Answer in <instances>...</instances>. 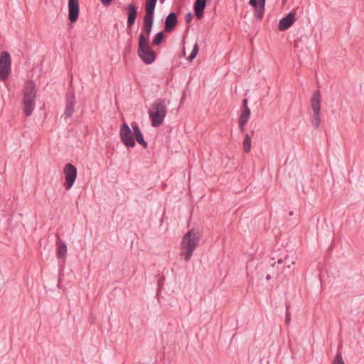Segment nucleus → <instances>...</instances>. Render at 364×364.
<instances>
[{"label": "nucleus", "instance_id": "nucleus-19", "mask_svg": "<svg viewBox=\"0 0 364 364\" xmlns=\"http://www.w3.org/2000/svg\"><path fill=\"white\" fill-rule=\"evenodd\" d=\"M242 147L245 153H249L251 150V138L248 134L245 136Z\"/></svg>", "mask_w": 364, "mask_h": 364}, {"label": "nucleus", "instance_id": "nucleus-23", "mask_svg": "<svg viewBox=\"0 0 364 364\" xmlns=\"http://www.w3.org/2000/svg\"><path fill=\"white\" fill-rule=\"evenodd\" d=\"M193 14L191 13H188L185 16V21L186 23H190L192 21Z\"/></svg>", "mask_w": 364, "mask_h": 364}, {"label": "nucleus", "instance_id": "nucleus-6", "mask_svg": "<svg viewBox=\"0 0 364 364\" xmlns=\"http://www.w3.org/2000/svg\"><path fill=\"white\" fill-rule=\"evenodd\" d=\"M149 42L142 38L141 41H139L138 45V55L141 60L148 65L153 63L156 58V55L150 47Z\"/></svg>", "mask_w": 364, "mask_h": 364}, {"label": "nucleus", "instance_id": "nucleus-4", "mask_svg": "<svg viewBox=\"0 0 364 364\" xmlns=\"http://www.w3.org/2000/svg\"><path fill=\"white\" fill-rule=\"evenodd\" d=\"M37 90L33 81H28L25 83L22 90L23 93V109L26 116H30L35 107Z\"/></svg>", "mask_w": 364, "mask_h": 364}, {"label": "nucleus", "instance_id": "nucleus-1", "mask_svg": "<svg viewBox=\"0 0 364 364\" xmlns=\"http://www.w3.org/2000/svg\"><path fill=\"white\" fill-rule=\"evenodd\" d=\"M200 237L201 233L196 229H191L184 235L181 242V256L185 261L191 259Z\"/></svg>", "mask_w": 364, "mask_h": 364}, {"label": "nucleus", "instance_id": "nucleus-12", "mask_svg": "<svg viewBox=\"0 0 364 364\" xmlns=\"http://www.w3.org/2000/svg\"><path fill=\"white\" fill-rule=\"evenodd\" d=\"M295 21V14L290 12L286 17L282 18L279 23L278 28L280 31L288 29Z\"/></svg>", "mask_w": 364, "mask_h": 364}, {"label": "nucleus", "instance_id": "nucleus-26", "mask_svg": "<svg viewBox=\"0 0 364 364\" xmlns=\"http://www.w3.org/2000/svg\"><path fill=\"white\" fill-rule=\"evenodd\" d=\"M101 1L104 4H109L112 0H101Z\"/></svg>", "mask_w": 364, "mask_h": 364}, {"label": "nucleus", "instance_id": "nucleus-21", "mask_svg": "<svg viewBox=\"0 0 364 364\" xmlns=\"http://www.w3.org/2000/svg\"><path fill=\"white\" fill-rule=\"evenodd\" d=\"M198 53V46L197 43H195L191 55L188 57V60L189 61H192L196 58Z\"/></svg>", "mask_w": 364, "mask_h": 364}, {"label": "nucleus", "instance_id": "nucleus-17", "mask_svg": "<svg viewBox=\"0 0 364 364\" xmlns=\"http://www.w3.org/2000/svg\"><path fill=\"white\" fill-rule=\"evenodd\" d=\"M205 7V0H196L194 4V11L198 18H200Z\"/></svg>", "mask_w": 364, "mask_h": 364}, {"label": "nucleus", "instance_id": "nucleus-3", "mask_svg": "<svg viewBox=\"0 0 364 364\" xmlns=\"http://www.w3.org/2000/svg\"><path fill=\"white\" fill-rule=\"evenodd\" d=\"M167 113V106L165 100H155L148 110V114L152 127H157L164 123Z\"/></svg>", "mask_w": 364, "mask_h": 364}, {"label": "nucleus", "instance_id": "nucleus-22", "mask_svg": "<svg viewBox=\"0 0 364 364\" xmlns=\"http://www.w3.org/2000/svg\"><path fill=\"white\" fill-rule=\"evenodd\" d=\"M332 364H345L344 360H343L341 353H338L336 355Z\"/></svg>", "mask_w": 364, "mask_h": 364}, {"label": "nucleus", "instance_id": "nucleus-16", "mask_svg": "<svg viewBox=\"0 0 364 364\" xmlns=\"http://www.w3.org/2000/svg\"><path fill=\"white\" fill-rule=\"evenodd\" d=\"M57 250H56V255L57 257L60 259H65L67 255V246L64 242L62 240L57 241Z\"/></svg>", "mask_w": 364, "mask_h": 364}, {"label": "nucleus", "instance_id": "nucleus-11", "mask_svg": "<svg viewBox=\"0 0 364 364\" xmlns=\"http://www.w3.org/2000/svg\"><path fill=\"white\" fill-rule=\"evenodd\" d=\"M266 0H250V4L253 8L254 15L257 18H262L264 15Z\"/></svg>", "mask_w": 364, "mask_h": 364}, {"label": "nucleus", "instance_id": "nucleus-13", "mask_svg": "<svg viewBox=\"0 0 364 364\" xmlns=\"http://www.w3.org/2000/svg\"><path fill=\"white\" fill-rule=\"evenodd\" d=\"M177 23V17L175 13H171L165 20V31L171 32Z\"/></svg>", "mask_w": 364, "mask_h": 364}, {"label": "nucleus", "instance_id": "nucleus-24", "mask_svg": "<svg viewBox=\"0 0 364 364\" xmlns=\"http://www.w3.org/2000/svg\"><path fill=\"white\" fill-rule=\"evenodd\" d=\"M242 105H243V109H249L248 107H247V100L246 99H244L242 100Z\"/></svg>", "mask_w": 364, "mask_h": 364}, {"label": "nucleus", "instance_id": "nucleus-27", "mask_svg": "<svg viewBox=\"0 0 364 364\" xmlns=\"http://www.w3.org/2000/svg\"><path fill=\"white\" fill-rule=\"evenodd\" d=\"M287 1V0H282L283 4H286Z\"/></svg>", "mask_w": 364, "mask_h": 364}, {"label": "nucleus", "instance_id": "nucleus-5", "mask_svg": "<svg viewBox=\"0 0 364 364\" xmlns=\"http://www.w3.org/2000/svg\"><path fill=\"white\" fill-rule=\"evenodd\" d=\"M156 1L157 0H146V14L143 18L142 31L139 35V41H141L142 38L146 39V41H149V36L151 32L154 21V11Z\"/></svg>", "mask_w": 364, "mask_h": 364}, {"label": "nucleus", "instance_id": "nucleus-7", "mask_svg": "<svg viewBox=\"0 0 364 364\" xmlns=\"http://www.w3.org/2000/svg\"><path fill=\"white\" fill-rule=\"evenodd\" d=\"M321 95L319 91H315L311 100V107L314 112L312 124L314 127H318L321 122Z\"/></svg>", "mask_w": 364, "mask_h": 364}, {"label": "nucleus", "instance_id": "nucleus-9", "mask_svg": "<svg viewBox=\"0 0 364 364\" xmlns=\"http://www.w3.org/2000/svg\"><path fill=\"white\" fill-rule=\"evenodd\" d=\"M63 173L65 178V182L64 184L65 188L67 190H69L71 188L75 181L77 177V168L71 164H67L64 167Z\"/></svg>", "mask_w": 364, "mask_h": 364}, {"label": "nucleus", "instance_id": "nucleus-2", "mask_svg": "<svg viewBox=\"0 0 364 364\" xmlns=\"http://www.w3.org/2000/svg\"><path fill=\"white\" fill-rule=\"evenodd\" d=\"M133 132L131 130L127 123H124L120 129L119 135L122 141L126 146L134 147L135 146V141L134 135L135 136L136 141L140 144L143 147L146 148L147 143L145 141L143 137V134L136 123L132 124Z\"/></svg>", "mask_w": 364, "mask_h": 364}, {"label": "nucleus", "instance_id": "nucleus-20", "mask_svg": "<svg viewBox=\"0 0 364 364\" xmlns=\"http://www.w3.org/2000/svg\"><path fill=\"white\" fill-rule=\"evenodd\" d=\"M164 38H165V36L164 34V32L161 31V32L158 33L155 36L154 38L152 41V45L153 46L160 45L162 43V41L164 40Z\"/></svg>", "mask_w": 364, "mask_h": 364}, {"label": "nucleus", "instance_id": "nucleus-18", "mask_svg": "<svg viewBox=\"0 0 364 364\" xmlns=\"http://www.w3.org/2000/svg\"><path fill=\"white\" fill-rule=\"evenodd\" d=\"M74 112V100L72 99L71 100H69L67 103L64 115L66 118H70Z\"/></svg>", "mask_w": 364, "mask_h": 364}, {"label": "nucleus", "instance_id": "nucleus-25", "mask_svg": "<svg viewBox=\"0 0 364 364\" xmlns=\"http://www.w3.org/2000/svg\"><path fill=\"white\" fill-rule=\"evenodd\" d=\"M290 321H291L290 314L287 313V315H286L285 321H286L287 323H289Z\"/></svg>", "mask_w": 364, "mask_h": 364}, {"label": "nucleus", "instance_id": "nucleus-8", "mask_svg": "<svg viewBox=\"0 0 364 364\" xmlns=\"http://www.w3.org/2000/svg\"><path fill=\"white\" fill-rule=\"evenodd\" d=\"M11 70V60L9 53L4 51L0 55V80H5Z\"/></svg>", "mask_w": 364, "mask_h": 364}, {"label": "nucleus", "instance_id": "nucleus-14", "mask_svg": "<svg viewBox=\"0 0 364 364\" xmlns=\"http://www.w3.org/2000/svg\"><path fill=\"white\" fill-rule=\"evenodd\" d=\"M127 10L128 15L127 26L129 28H131L134 23L136 17V9L134 4H130L127 6Z\"/></svg>", "mask_w": 364, "mask_h": 364}, {"label": "nucleus", "instance_id": "nucleus-10", "mask_svg": "<svg viewBox=\"0 0 364 364\" xmlns=\"http://www.w3.org/2000/svg\"><path fill=\"white\" fill-rule=\"evenodd\" d=\"M79 13V1L68 0V18L71 23H75L77 21Z\"/></svg>", "mask_w": 364, "mask_h": 364}, {"label": "nucleus", "instance_id": "nucleus-15", "mask_svg": "<svg viewBox=\"0 0 364 364\" xmlns=\"http://www.w3.org/2000/svg\"><path fill=\"white\" fill-rule=\"evenodd\" d=\"M250 109H242V113L239 117V127L240 129L243 131L245 129V124L247 123L250 117Z\"/></svg>", "mask_w": 364, "mask_h": 364}]
</instances>
